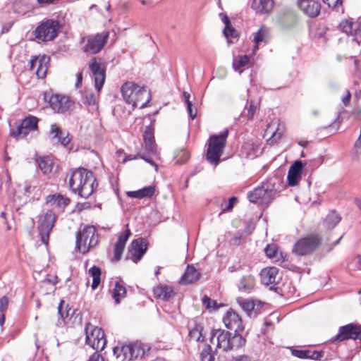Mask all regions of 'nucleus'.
<instances>
[{"label": "nucleus", "mask_w": 361, "mask_h": 361, "mask_svg": "<svg viewBox=\"0 0 361 361\" xmlns=\"http://www.w3.org/2000/svg\"><path fill=\"white\" fill-rule=\"evenodd\" d=\"M228 135V130L226 129L219 135H213L209 137L207 159L212 164L217 165L220 157L224 152Z\"/></svg>", "instance_id": "nucleus-6"}, {"label": "nucleus", "mask_w": 361, "mask_h": 361, "mask_svg": "<svg viewBox=\"0 0 361 361\" xmlns=\"http://www.w3.org/2000/svg\"><path fill=\"white\" fill-rule=\"evenodd\" d=\"M86 343L96 351H102L104 349L106 341L104 331L90 323L85 326Z\"/></svg>", "instance_id": "nucleus-9"}, {"label": "nucleus", "mask_w": 361, "mask_h": 361, "mask_svg": "<svg viewBox=\"0 0 361 361\" xmlns=\"http://www.w3.org/2000/svg\"><path fill=\"white\" fill-rule=\"evenodd\" d=\"M189 159V152L184 148L177 149L174 153V159L178 164H185Z\"/></svg>", "instance_id": "nucleus-42"}, {"label": "nucleus", "mask_w": 361, "mask_h": 361, "mask_svg": "<svg viewBox=\"0 0 361 361\" xmlns=\"http://www.w3.org/2000/svg\"><path fill=\"white\" fill-rule=\"evenodd\" d=\"M274 7V0H253L252 8L256 13H269Z\"/></svg>", "instance_id": "nucleus-29"}, {"label": "nucleus", "mask_w": 361, "mask_h": 361, "mask_svg": "<svg viewBox=\"0 0 361 361\" xmlns=\"http://www.w3.org/2000/svg\"><path fill=\"white\" fill-rule=\"evenodd\" d=\"M71 200L69 198L62 195H49L47 197V202L54 204L59 208H64L69 204Z\"/></svg>", "instance_id": "nucleus-35"}, {"label": "nucleus", "mask_w": 361, "mask_h": 361, "mask_svg": "<svg viewBox=\"0 0 361 361\" xmlns=\"http://www.w3.org/2000/svg\"><path fill=\"white\" fill-rule=\"evenodd\" d=\"M131 235L130 231L128 228L124 233H121L118 238L117 242L114 245V258L116 261L121 259L126 243Z\"/></svg>", "instance_id": "nucleus-26"}, {"label": "nucleus", "mask_w": 361, "mask_h": 361, "mask_svg": "<svg viewBox=\"0 0 361 361\" xmlns=\"http://www.w3.org/2000/svg\"><path fill=\"white\" fill-rule=\"evenodd\" d=\"M302 161H295L290 167L288 173V182L289 185L295 186L301 179L302 171L303 169Z\"/></svg>", "instance_id": "nucleus-23"}, {"label": "nucleus", "mask_w": 361, "mask_h": 361, "mask_svg": "<svg viewBox=\"0 0 361 361\" xmlns=\"http://www.w3.org/2000/svg\"><path fill=\"white\" fill-rule=\"evenodd\" d=\"M82 102L86 105H95L97 103V96L91 90H85L82 93Z\"/></svg>", "instance_id": "nucleus-41"}, {"label": "nucleus", "mask_w": 361, "mask_h": 361, "mask_svg": "<svg viewBox=\"0 0 361 361\" xmlns=\"http://www.w3.org/2000/svg\"><path fill=\"white\" fill-rule=\"evenodd\" d=\"M250 62V57L247 55H241L238 60L233 61V66L235 71L239 70L242 67L248 65Z\"/></svg>", "instance_id": "nucleus-45"}, {"label": "nucleus", "mask_w": 361, "mask_h": 361, "mask_svg": "<svg viewBox=\"0 0 361 361\" xmlns=\"http://www.w3.org/2000/svg\"><path fill=\"white\" fill-rule=\"evenodd\" d=\"M155 298L164 301H168L176 295L173 288L169 285L159 284L153 288Z\"/></svg>", "instance_id": "nucleus-25"}, {"label": "nucleus", "mask_w": 361, "mask_h": 361, "mask_svg": "<svg viewBox=\"0 0 361 361\" xmlns=\"http://www.w3.org/2000/svg\"><path fill=\"white\" fill-rule=\"evenodd\" d=\"M264 252L268 257H275L277 253L276 245L274 244L267 245V247L264 248Z\"/></svg>", "instance_id": "nucleus-48"}, {"label": "nucleus", "mask_w": 361, "mask_h": 361, "mask_svg": "<svg viewBox=\"0 0 361 361\" xmlns=\"http://www.w3.org/2000/svg\"><path fill=\"white\" fill-rule=\"evenodd\" d=\"M224 35L226 38H228L230 37L236 38L238 36V32L233 27H232L231 25H230L224 27Z\"/></svg>", "instance_id": "nucleus-47"}, {"label": "nucleus", "mask_w": 361, "mask_h": 361, "mask_svg": "<svg viewBox=\"0 0 361 361\" xmlns=\"http://www.w3.org/2000/svg\"><path fill=\"white\" fill-rule=\"evenodd\" d=\"M188 109V111L190 117L192 119H194L196 117V115H197V110L195 109V111H193V109L192 108V106H190V109Z\"/></svg>", "instance_id": "nucleus-62"}, {"label": "nucleus", "mask_w": 361, "mask_h": 361, "mask_svg": "<svg viewBox=\"0 0 361 361\" xmlns=\"http://www.w3.org/2000/svg\"><path fill=\"white\" fill-rule=\"evenodd\" d=\"M145 150L148 154L156 153V145L154 144V136L153 130L147 126L143 133Z\"/></svg>", "instance_id": "nucleus-27"}, {"label": "nucleus", "mask_w": 361, "mask_h": 361, "mask_svg": "<svg viewBox=\"0 0 361 361\" xmlns=\"http://www.w3.org/2000/svg\"><path fill=\"white\" fill-rule=\"evenodd\" d=\"M279 274V269L276 267H267L260 271V279L262 284L271 286L270 290L276 289V278Z\"/></svg>", "instance_id": "nucleus-20"}, {"label": "nucleus", "mask_w": 361, "mask_h": 361, "mask_svg": "<svg viewBox=\"0 0 361 361\" xmlns=\"http://www.w3.org/2000/svg\"><path fill=\"white\" fill-rule=\"evenodd\" d=\"M231 361H251L250 356L247 355H240L233 356Z\"/></svg>", "instance_id": "nucleus-55"}, {"label": "nucleus", "mask_w": 361, "mask_h": 361, "mask_svg": "<svg viewBox=\"0 0 361 361\" xmlns=\"http://www.w3.org/2000/svg\"><path fill=\"white\" fill-rule=\"evenodd\" d=\"M200 276V274L193 265H188L184 274L180 279L179 283L183 285L192 283L197 281Z\"/></svg>", "instance_id": "nucleus-30"}, {"label": "nucleus", "mask_w": 361, "mask_h": 361, "mask_svg": "<svg viewBox=\"0 0 361 361\" xmlns=\"http://www.w3.org/2000/svg\"><path fill=\"white\" fill-rule=\"evenodd\" d=\"M87 361H105L103 356L96 351L88 359Z\"/></svg>", "instance_id": "nucleus-54"}, {"label": "nucleus", "mask_w": 361, "mask_h": 361, "mask_svg": "<svg viewBox=\"0 0 361 361\" xmlns=\"http://www.w3.org/2000/svg\"><path fill=\"white\" fill-rule=\"evenodd\" d=\"M276 124V122H272L268 125L266 129V133L271 135L270 140L275 142L281 137L282 134V132L279 131V127L275 128Z\"/></svg>", "instance_id": "nucleus-43"}, {"label": "nucleus", "mask_w": 361, "mask_h": 361, "mask_svg": "<svg viewBox=\"0 0 361 361\" xmlns=\"http://www.w3.org/2000/svg\"><path fill=\"white\" fill-rule=\"evenodd\" d=\"M256 281L252 275L243 276L239 281L238 289L240 292L250 293L255 286Z\"/></svg>", "instance_id": "nucleus-31"}, {"label": "nucleus", "mask_w": 361, "mask_h": 361, "mask_svg": "<svg viewBox=\"0 0 361 361\" xmlns=\"http://www.w3.org/2000/svg\"><path fill=\"white\" fill-rule=\"evenodd\" d=\"M140 158L144 159L147 163H149L151 165L154 166L156 168H157V166L156 165L154 161L151 158H148L146 155L141 154V155H140Z\"/></svg>", "instance_id": "nucleus-60"}, {"label": "nucleus", "mask_w": 361, "mask_h": 361, "mask_svg": "<svg viewBox=\"0 0 361 361\" xmlns=\"http://www.w3.org/2000/svg\"><path fill=\"white\" fill-rule=\"evenodd\" d=\"M215 338H216V349H221L223 352L237 350L246 343L245 338L241 334L238 333L232 334L221 329L211 330L209 340L212 343H214Z\"/></svg>", "instance_id": "nucleus-3"}, {"label": "nucleus", "mask_w": 361, "mask_h": 361, "mask_svg": "<svg viewBox=\"0 0 361 361\" xmlns=\"http://www.w3.org/2000/svg\"><path fill=\"white\" fill-rule=\"evenodd\" d=\"M203 327L201 324H195L194 327L189 331L188 336L190 340H195L197 342H204V336L202 335Z\"/></svg>", "instance_id": "nucleus-38"}, {"label": "nucleus", "mask_w": 361, "mask_h": 361, "mask_svg": "<svg viewBox=\"0 0 361 361\" xmlns=\"http://www.w3.org/2000/svg\"><path fill=\"white\" fill-rule=\"evenodd\" d=\"M203 305L207 310L212 309V302L211 298L207 295H204L202 299Z\"/></svg>", "instance_id": "nucleus-56"}, {"label": "nucleus", "mask_w": 361, "mask_h": 361, "mask_svg": "<svg viewBox=\"0 0 361 361\" xmlns=\"http://www.w3.org/2000/svg\"><path fill=\"white\" fill-rule=\"evenodd\" d=\"M237 201H238L237 197H231L228 200V203L224 209H222V211L220 212L219 215L221 214L222 213L225 212L227 210L231 209L233 207L234 203L236 202Z\"/></svg>", "instance_id": "nucleus-51"}, {"label": "nucleus", "mask_w": 361, "mask_h": 361, "mask_svg": "<svg viewBox=\"0 0 361 361\" xmlns=\"http://www.w3.org/2000/svg\"><path fill=\"white\" fill-rule=\"evenodd\" d=\"M61 128L56 123L51 125L50 127V135L54 136V135L62 134Z\"/></svg>", "instance_id": "nucleus-52"}, {"label": "nucleus", "mask_w": 361, "mask_h": 361, "mask_svg": "<svg viewBox=\"0 0 361 361\" xmlns=\"http://www.w3.org/2000/svg\"><path fill=\"white\" fill-rule=\"evenodd\" d=\"M216 349L213 351L209 344H205L200 353L201 361H214Z\"/></svg>", "instance_id": "nucleus-40"}, {"label": "nucleus", "mask_w": 361, "mask_h": 361, "mask_svg": "<svg viewBox=\"0 0 361 361\" xmlns=\"http://www.w3.org/2000/svg\"><path fill=\"white\" fill-rule=\"evenodd\" d=\"M52 140H56L57 143H60L63 146L68 145L71 141V139L68 137V133L64 131H62V134L52 136Z\"/></svg>", "instance_id": "nucleus-46"}, {"label": "nucleus", "mask_w": 361, "mask_h": 361, "mask_svg": "<svg viewBox=\"0 0 361 361\" xmlns=\"http://www.w3.org/2000/svg\"><path fill=\"white\" fill-rule=\"evenodd\" d=\"M361 338V327L350 323L338 329V334L331 338L332 343H340L345 340H357Z\"/></svg>", "instance_id": "nucleus-12"}, {"label": "nucleus", "mask_w": 361, "mask_h": 361, "mask_svg": "<svg viewBox=\"0 0 361 361\" xmlns=\"http://www.w3.org/2000/svg\"><path fill=\"white\" fill-rule=\"evenodd\" d=\"M60 28L58 20L48 19L39 25L35 30V36L38 40L48 42L54 39Z\"/></svg>", "instance_id": "nucleus-10"}, {"label": "nucleus", "mask_w": 361, "mask_h": 361, "mask_svg": "<svg viewBox=\"0 0 361 361\" xmlns=\"http://www.w3.org/2000/svg\"><path fill=\"white\" fill-rule=\"evenodd\" d=\"M221 20H222V22L225 24V27H227V26L231 25V21L226 15H224Z\"/></svg>", "instance_id": "nucleus-63"}, {"label": "nucleus", "mask_w": 361, "mask_h": 361, "mask_svg": "<svg viewBox=\"0 0 361 361\" xmlns=\"http://www.w3.org/2000/svg\"><path fill=\"white\" fill-rule=\"evenodd\" d=\"M82 81V73H78L76 74V82H75L76 88H79L80 87H81Z\"/></svg>", "instance_id": "nucleus-59"}, {"label": "nucleus", "mask_w": 361, "mask_h": 361, "mask_svg": "<svg viewBox=\"0 0 361 361\" xmlns=\"http://www.w3.org/2000/svg\"><path fill=\"white\" fill-rule=\"evenodd\" d=\"M329 8H335L338 6H342L343 0H322Z\"/></svg>", "instance_id": "nucleus-50"}, {"label": "nucleus", "mask_w": 361, "mask_h": 361, "mask_svg": "<svg viewBox=\"0 0 361 361\" xmlns=\"http://www.w3.org/2000/svg\"><path fill=\"white\" fill-rule=\"evenodd\" d=\"M223 322L227 329L234 331V334H240V331L244 329L241 317L233 310L226 312L223 318Z\"/></svg>", "instance_id": "nucleus-18"}, {"label": "nucleus", "mask_w": 361, "mask_h": 361, "mask_svg": "<svg viewBox=\"0 0 361 361\" xmlns=\"http://www.w3.org/2000/svg\"><path fill=\"white\" fill-rule=\"evenodd\" d=\"M140 87L133 82H127L121 87V94L126 103L135 104V97Z\"/></svg>", "instance_id": "nucleus-24"}, {"label": "nucleus", "mask_w": 361, "mask_h": 361, "mask_svg": "<svg viewBox=\"0 0 361 361\" xmlns=\"http://www.w3.org/2000/svg\"><path fill=\"white\" fill-rule=\"evenodd\" d=\"M89 274L92 277V288L95 290L101 282V269L94 265L89 269Z\"/></svg>", "instance_id": "nucleus-39"}, {"label": "nucleus", "mask_w": 361, "mask_h": 361, "mask_svg": "<svg viewBox=\"0 0 361 361\" xmlns=\"http://www.w3.org/2000/svg\"><path fill=\"white\" fill-rule=\"evenodd\" d=\"M324 350H314L311 349L298 350L291 348V354L300 359H308L312 360H321L324 356Z\"/></svg>", "instance_id": "nucleus-22"}, {"label": "nucleus", "mask_w": 361, "mask_h": 361, "mask_svg": "<svg viewBox=\"0 0 361 361\" xmlns=\"http://www.w3.org/2000/svg\"><path fill=\"white\" fill-rule=\"evenodd\" d=\"M5 322V311L0 310V325L2 326Z\"/></svg>", "instance_id": "nucleus-64"}, {"label": "nucleus", "mask_w": 361, "mask_h": 361, "mask_svg": "<svg viewBox=\"0 0 361 361\" xmlns=\"http://www.w3.org/2000/svg\"><path fill=\"white\" fill-rule=\"evenodd\" d=\"M341 220V217L335 211L328 214L324 220V226L328 229L334 228Z\"/></svg>", "instance_id": "nucleus-36"}, {"label": "nucleus", "mask_w": 361, "mask_h": 361, "mask_svg": "<svg viewBox=\"0 0 361 361\" xmlns=\"http://www.w3.org/2000/svg\"><path fill=\"white\" fill-rule=\"evenodd\" d=\"M140 155H141V154H139L135 155V156H133V155L126 156L125 159H123V162H126L128 161H130V160L138 159V158H140Z\"/></svg>", "instance_id": "nucleus-61"}, {"label": "nucleus", "mask_w": 361, "mask_h": 361, "mask_svg": "<svg viewBox=\"0 0 361 361\" xmlns=\"http://www.w3.org/2000/svg\"><path fill=\"white\" fill-rule=\"evenodd\" d=\"M97 186L96 178L91 171L82 167L71 171L68 187L72 193L87 199L92 195Z\"/></svg>", "instance_id": "nucleus-1"}, {"label": "nucleus", "mask_w": 361, "mask_h": 361, "mask_svg": "<svg viewBox=\"0 0 361 361\" xmlns=\"http://www.w3.org/2000/svg\"><path fill=\"white\" fill-rule=\"evenodd\" d=\"M270 37L271 36L269 29L265 26H262L254 36V42L255 43V46L254 47L253 49H258V45L260 43L267 44L269 41Z\"/></svg>", "instance_id": "nucleus-33"}, {"label": "nucleus", "mask_w": 361, "mask_h": 361, "mask_svg": "<svg viewBox=\"0 0 361 361\" xmlns=\"http://www.w3.org/2000/svg\"><path fill=\"white\" fill-rule=\"evenodd\" d=\"M238 303L241 308L247 312L249 317L251 316L252 312L255 308V304L253 301L246 299H238Z\"/></svg>", "instance_id": "nucleus-44"}, {"label": "nucleus", "mask_w": 361, "mask_h": 361, "mask_svg": "<svg viewBox=\"0 0 361 361\" xmlns=\"http://www.w3.org/2000/svg\"><path fill=\"white\" fill-rule=\"evenodd\" d=\"M151 99V94L149 91L145 87H140L137 89V95L135 97V104H133V109L139 106L140 109L147 106V104Z\"/></svg>", "instance_id": "nucleus-28"}, {"label": "nucleus", "mask_w": 361, "mask_h": 361, "mask_svg": "<svg viewBox=\"0 0 361 361\" xmlns=\"http://www.w3.org/2000/svg\"><path fill=\"white\" fill-rule=\"evenodd\" d=\"M89 68L94 80V87L98 92L102 90L106 78V68L99 58H93L89 63Z\"/></svg>", "instance_id": "nucleus-14"}, {"label": "nucleus", "mask_w": 361, "mask_h": 361, "mask_svg": "<svg viewBox=\"0 0 361 361\" xmlns=\"http://www.w3.org/2000/svg\"><path fill=\"white\" fill-rule=\"evenodd\" d=\"M49 60V57L46 55L34 56L30 60V69L35 71L39 78H44L46 77Z\"/></svg>", "instance_id": "nucleus-16"}, {"label": "nucleus", "mask_w": 361, "mask_h": 361, "mask_svg": "<svg viewBox=\"0 0 361 361\" xmlns=\"http://www.w3.org/2000/svg\"><path fill=\"white\" fill-rule=\"evenodd\" d=\"M283 188L282 182L277 177H272L247 193L250 202L268 205Z\"/></svg>", "instance_id": "nucleus-2"}, {"label": "nucleus", "mask_w": 361, "mask_h": 361, "mask_svg": "<svg viewBox=\"0 0 361 361\" xmlns=\"http://www.w3.org/2000/svg\"><path fill=\"white\" fill-rule=\"evenodd\" d=\"M299 8L307 16L314 18L319 16L321 4L317 0H298Z\"/></svg>", "instance_id": "nucleus-19"}, {"label": "nucleus", "mask_w": 361, "mask_h": 361, "mask_svg": "<svg viewBox=\"0 0 361 361\" xmlns=\"http://www.w3.org/2000/svg\"><path fill=\"white\" fill-rule=\"evenodd\" d=\"M154 192L155 186L149 185L135 191H129L127 192V195L130 197L137 199H142L145 197L150 198L154 195Z\"/></svg>", "instance_id": "nucleus-32"}, {"label": "nucleus", "mask_w": 361, "mask_h": 361, "mask_svg": "<svg viewBox=\"0 0 361 361\" xmlns=\"http://www.w3.org/2000/svg\"><path fill=\"white\" fill-rule=\"evenodd\" d=\"M56 219V214L50 210L47 211L39 219V233L42 242L45 245L49 243V234L55 224Z\"/></svg>", "instance_id": "nucleus-13"}, {"label": "nucleus", "mask_w": 361, "mask_h": 361, "mask_svg": "<svg viewBox=\"0 0 361 361\" xmlns=\"http://www.w3.org/2000/svg\"><path fill=\"white\" fill-rule=\"evenodd\" d=\"M109 37V32L107 31L82 37L80 41L81 49L85 53L96 54L103 49Z\"/></svg>", "instance_id": "nucleus-7"}, {"label": "nucleus", "mask_w": 361, "mask_h": 361, "mask_svg": "<svg viewBox=\"0 0 361 361\" xmlns=\"http://www.w3.org/2000/svg\"><path fill=\"white\" fill-rule=\"evenodd\" d=\"M322 244V238L312 234L299 239L293 245L292 252L298 256L307 255L317 250Z\"/></svg>", "instance_id": "nucleus-8"}, {"label": "nucleus", "mask_w": 361, "mask_h": 361, "mask_svg": "<svg viewBox=\"0 0 361 361\" xmlns=\"http://www.w3.org/2000/svg\"><path fill=\"white\" fill-rule=\"evenodd\" d=\"M350 98H351V94L349 90H347L346 95L342 99V102L345 106H348V104L350 102Z\"/></svg>", "instance_id": "nucleus-58"}, {"label": "nucleus", "mask_w": 361, "mask_h": 361, "mask_svg": "<svg viewBox=\"0 0 361 361\" xmlns=\"http://www.w3.org/2000/svg\"><path fill=\"white\" fill-rule=\"evenodd\" d=\"M98 242L99 236L96 228L86 225L76 233L75 249L85 255L94 247Z\"/></svg>", "instance_id": "nucleus-4"}, {"label": "nucleus", "mask_w": 361, "mask_h": 361, "mask_svg": "<svg viewBox=\"0 0 361 361\" xmlns=\"http://www.w3.org/2000/svg\"><path fill=\"white\" fill-rule=\"evenodd\" d=\"M147 250V243L146 240L139 238L133 240L128 248L130 253V258L133 262L137 263Z\"/></svg>", "instance_id": "nucleus-15"}, {"label": "nucleus", "mask_w": 361, "mask_h": 361, "mask_svg": "<svg viewBox=\"0 0 361 361\" xmlns=\"http://www.w3.org/2000/svg\"><path fill=\"white\" fill-rule=\"evenodd\" d=\"M8 298L6 296H3L0 298V310L6 311L8 308Z\"/></svg>", "instance_id": "nucleus-53"}, {"label": "nucleus", "mask_w": 361, "mask_h": 361, "mask_svg": "<svg viewBox=\"0 0 361 361\" xmlns=\"http://www.w3.org/2000/svg\"><path fill=\"white\" fill-rule=\"evenodd\" d=\"M149 348L140 342L129 343L114 348V354L121 361H130L142 358Z\"/></svg>", "instance_id": "nucleus-5"}, {"label": "nucleus", "mask_w": 361, "mask_h": 361, "mask_svg": "<svg viewBox=\"0 0 361 361\" xmlns=\"http://www.w3.org/2000/svg\"><path fill=\"white\" fill-rule=\"evenodd\" d=\"M183 97H184V99H185V102L187 104V109H190V106H192V104L190 101V94L188 92L184 91L183 92Z\"/></svg>", "instance_id": "nucleus-57"}, {"label": "nucleus", "mask_w": 361, "mask_h": 361, "mask_svg": "<svg viewBox=\"0 0 361 361\" xmlns=\"http://www.w3.org/2000/svg\"><path fill=\"white\" fill-rule=\"evenodd\" d=\"M49 104L50 107L58 113H65L68 111L72 106V102L69 97L59 94L51 95L49 97Z\"/></svg>", "instance_id": "nucleus-17"}, {"label": "nucleus", "mask_w": 361, "mask_h": 361, "mask_svg": "<svg viewBox=\"0 0 361 361\" xmlns=\"http://www.w3.org/2000/svg\"><path fill=\"white\" fill-rule=\"evenodd\" d=\"M257 109V106L254 104L252 101L249 102V106L247 108V118L248 120H251L253 118L256 111Z\"/></svg>", "instance_id": "nucleus-49"}, {"label": "nucleus", "mask_w": 361, "mask_h": 361, "mask_svg": "<svg viewBox=\"0 0 361 361\" xmlns=\"http://www.w3.org/2000/svg\"><path fill=\"white\" fill-rule=\"evenodd\" d=\"M126 295V289L125 286L119 281L115 283L114 288L112 290V297L116 304H118L121 300Z\"/></svg>", "instance_id": "nucleus-37"}, {"label": "nucleus", "mask_w": 361, "mask_h": 361, "mask_svg": "<svg viewBox=\"0 0 361 361\" xmlns=\"http://www.w3.org/2000/svg\"><path fill=\"white\" fill-rule=\"evenodd\" d=\"M36 162L43 174L47 175L51 172L53 169V162L49 157H38L36 158Z\"/></svg>", "instance_id": "nucleus-34"}, {"label": "nucleus", "mask_w": 361, "mask_h": 361, "mask_svg": "<svg viewBox=\"0 0 361 361\" xmlns=\"http://www.w3.org/2000/svg\"><path fill=\"white\" fill-rule=\"evenodd\" d=\"M39 119L34 116H28L22 120L16 128L10 130V135L16 140L25 137L30 133L38 131Z\"/></svg>", "instance_id": "nucleus-11"}, {"label": "nucleus", "mask_w": 361, "mask_h": 361, "mask_svg": "<svg viewBox=\"0 0 361 361\" xmlns=\"http://www.w3.org/2000/svg\"><path fill=\"white\" fill-rule=\"evenodd\" d=\"M339 27L343 32L354 37L353 40L356 42L357 41L356 37L361 35V25L358 21L345 20L340 23Z\"/></svg>", "instance_id": "nucleus-21"}]
</instances>
